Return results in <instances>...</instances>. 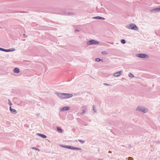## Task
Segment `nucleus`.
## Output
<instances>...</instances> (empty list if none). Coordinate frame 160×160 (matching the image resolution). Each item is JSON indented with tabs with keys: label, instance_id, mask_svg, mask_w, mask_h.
<instances>
[{
	"label": "nucleus",
	"instance_id": "bb28decb",
	"mask_svg": "<svg viewBox=\"0 0 160 160\" xmlns=\"http://www.w3.org/2000/svg\"><path fill=\"white\" fill-rule=\"evenodd\" d=\"M23 36H25V34H23Z\"/></svg>",
	"mask_w": 160,
	"mask_h": 160
},
{
	"label": "nucleus",
	"instance_id": "412c9836",
	"mask_svg": "<svg viewBox=\"0 0 160 160\" xmlns=\"http://www.w3.org/2000/svg\"><path fill=\"white\" fill-rule=\"evenodd\" d=\"M96 60L97 62H99L101 60V59L99 58H97L96 59Z\"/></svg>",
	"mask_w": 160,
	"mask_h": 160
},
{
	"label": "nucleus",
	"instance_id": "6e6552de",
	"mask_svg": "<svg viewBox=\"0 0 160 160\" xmlns=\"http://www.w3.org/2000/svg\"><path fill=\"white\" fill-rule=\"evenodd\" d=\"M121 72H122L121 71H119V72H115L114 74L113 75L115 77L119 76L121 75Z\"/></svg>",
	"mask_w": 160,
	"mask_h": 160
},
{
	"label": "nucleus",
	"instance_id": "393cba45",
	"mask_svg": "<svg viewBox=\"0 0 160 160\" xmlns=\"http://www.w3.org/2000/svg\"><path fill=\"white\" fill-rule=\"evenodd\" d=\"M104 85H106V86H108V85H109V84H107V83H104Z\"/></svg>",
	"mask_w": 160,
	"mask_h": 160
},
{
	"label": "nucleus",
	"instance_id": "0eeeda50",
	"mask_svg": "<svg viewBox=\"0 0 160 160\" xmlns=\"http://www.w3.org/2000/svg\"><path fill=\"white\" fill-rule=\"evenodd\" d=\"M137 56L139 58H145L146 56H147V55L146 54H138L137 55Z\"/></svg>",
	"mask_w": 160,
	"mask_h": 160
},
{
	"label": "nucleus",
	"instance_id": "20e7f679",
	"mask_svg": "<svg viewBox=\"0 0 160 160\" xmlns=\"http://www.w3.org/2000/svg\"><path fill=\"white\" fill-rule=\"evenodd\" d=\"M137 109L144 113L147 112L148 111V110L146 108L145 109L144 108L141 107H138Z\"/></svg>",
	"mask_w": 160,
	"mask_h": 160
},
{
	"label": "nucleus",
	"instance_id": "f8f14e48",
	"mask_svg": "<svg viewBox=\"0 0 160 160\" xmlns=\"http://www.w3.org/2000/svg\"><path fill=\"white\" fill-rule=\"evenodd\" d=\"M57 128V130L58 132L60 133H62V130L60 127H58Z\"/></svg>",
	"mask_w": 160,
	"mask_h": 160
},
{
	"label": "nucleus",
	"instance_id": "a878e982",
	"mask_svg": "<svg viewBox=\"0 0 160 160\" xmlns=\"http://www.w3.org/2000/svg\"><path fill=\"white\" fill-rule=\"evenodd\" d=\"M93 109L94 110V107H93Z\"/></svg>",
	"mask_w": 160,
	"mask_h": 160
},
{
	"label": "nucleus",
	"instance_id": "ddd939ff",
	"mask_svg": "<svg viewBox=\"0 0 160 160\" xmlns=\"http://www.w3.org/2000/svg\"><path fill=\"white\" fill-rule=\"evenodd\" d=\"M38 134L39 136L41 137L42 138H47L46 136L42 134Z\"/></svg>",
	"mask_w": 160,
	"mask_h": 160
},
{
	"label": "nucleus",
	"instance_id": "aec40b11",
	"mask_svg": "<svg viewBox=\"0 0 160 160\" xmlns=\"http://www.w3.org/2000/svg\"><path fill=\"white\" fill-rule=\"evenodd\" d=\"M78 141L82 143H83L84 142V141L81 140H79Z\"/></svg>",
	"mask_w": 160,
	"mask_h": 160
},
{
	"label": "nucleus",
	"instance_id": "4468645a",
	"mask_svg": "<svg viewBox=\"0 0 160 160\" xmlns=\"http://www.w3.org/2000/svg\"><path fill=\"white\" fill-rule=\"evenodd\" d=\"M14 50H15V49H14L12 48V49H8V50H6V49H5V51L7 52H11V51H14Z\"/></svg>",
	"mask_w": 160,
	"mask_h": 160
},
{
	"label": "nucleus",
	"instance_id": "b1692460",
	"mask_svg": "<svg viewBox=\"0 0 160 160\" xmlns=\"http://www.w3.org/2000/svg\"><path fill=\"white\" fill-rule=\"evenodd\" d=\"M9 104L10 105H12V104L11 103V102H10V100H9Z\"/></svg>",
	"mask_w": 160,
	"mask_h": 160
},
{
	"label": "nucleus",
	"instance_id": "9b49d317",
	"mask_svg": "<svg viewBox=\"0 0 160 160\" xmlns=\"http://www.w3.org/2000/svg\"><path fill=\"white\" fill-rule=\"evenodd\" d=\"M14 72L15 73H18L19 72V70L18 68H16L14 69Z\"/></svg>",
	"mask_w": 160,
	"mask_h": 160
},
{
	"label": "nucleus",
	"instance_id": "423d86ee",
	"mask_svg": "<svg viewBox=\"0 0 160 160\" xmlns=\"http://www.w3.org/2000/svg\"><path fill=\"white\" fill-rule=\"evenodd\" d=\"M98 43V42L93 40L89 41L87 42V44L88 45H90L92 44H96Z\"/></svg>",
	"mask_w": 160,
	"mask_h": 160
},
{
	"label": "nucleus",
	"instance_id": "cd10ccee",
	"mask_svg": "<svg viewBox=\"0 0 160 160\" xmlns=\"http://www.w3.org/2000/svg\"><path fill=\"white\" fill-rule=\"evenodd\" d=\"M75 142H77V141L76 140V141H75Z\"/></svg>",
	"mask_w": 160,
	"mask_h": 160
},
{
	"label": "nucleus",
	"instance_id": "7ed1b4c3",
	"mask_svg": "<svg viewBox=\"0 0 160 160\" xmlns=\"http://www.w3.org/2000/svg\"><path fill=\"white\" fill-rule=\"evenodd\" d=\"M150 12L152 13H155L159 12H160V7L152 9L150 10Z\"/></svg>",
	"mask_w": 160,
	"mask_h": 160
},
{
	"label": "nucleus",
	"instance_id": "5701e85b",
	"mask_svg": "<svg viewBox=\"0 0 160 160\" xmlns=\"http://www.w3.org/2000/svg\"><path fill=\"white\" fill-rule=\"evenodd\" d=\"M0 50H1L2 51H5V49H3V48H0Z\"/></svg>",
	"mask_w": 160,
	"mask_h": 160
},
{
	"label": "nucleus",
	"instance_id": "f257e3e1",
	"mask_svg": "<svg viewBox=\"0 0 160 160\" xmlns=\"http://www.w3.org/2000/svg\"><path fill=\"white\" fill-rule=\"evenodd\" d=\"M125 27L128 29H132L133 30H138V28L134 24L130 23L129 24L127 25Z\"/></svg>",
	"mask_w": 160,
	"mask_h": 160
},
{
	"label": "nucleus",
	"instance_id": "c85d7f7f",
	"mask_svg": "<svg viewBox=\"0 0 160 160\" xmlns=\"http://www.w3.org/2000/svg\"><path fill=\"white\" fill-rule=\"evenodd\" d=\"M76 30H78L77 29H75Z\"/></svg>",
	"mask_w": 160,
	"mask_h": 160
},
{
	"label": "nucleus",
	"instance_id": "9d476101",
	"mask_svg": "<svg viewBox=\"0 0 160 160\" xmlns=\"http://www.w3.org/2000/svg\"><path fill=\"white\" fill-rule=\"evenodd\" d=\"M69 107H64L61 109V110L62 111L65 110H69Z\"/></svg>",
	"mask_w": 160,
	"mask_h": 160
},
{
	"label": "nucleus",
	"instance_id": "f03ea898",
	"mask_svg": "<svg viewBox=\"0 0 160 160\" xmlns=\"http://www.w3.org/2000/svg\"><path fill=\"white\" fill-rule=\"evenodd\" d=\"M58 95L59 97L62 99L69 98L72 96V94L69 93H60Z\"/></svg>",
	"mask_w": 160,
	"mask_h": 160
},
{
	"label": "nucleus",
	"instance_id": "4be33fe9",
	"mask_svg": "<svg viewBox=\"0 0 160 160\" xmlns=\"http://www.w3.org/2000/svg\"><path fill=\"white\" fill-rule=\"evenodd\" d=\"M60 146L62 148H66V146H65V145H60Z\"/></svg>",
	"mask_w": 160,
	"mask_h": 160
},
{
	"label": "nucleus",
	"instance_id": "1a4fd4ad",
	"mask_svg": "<svg viewBox=\"0 0 160 160\" xmlns=\"http://www.w3.org/2000/svg\"><path fill=\"white\" fill-rule=\"evenodd\" d=\"M93 19H102L103 20H104L105 18L102 17H99V16H97L93 18Z\"/></svg>",
	"mask_w": 160,
	"mask_h": 160
},
{
	"label": "nucleus",
	"instance_id": "dca6fc26",
	"mask_svg": "<svg viewBox=\"0 0 160 160\" xmlns=\"http://www.w3.org/2000/svg\"><path fill=\"white\" fill-rule=\"evenodd\" d=\"M129 76L130 78L134 77V75L132 73H130L129 75Z\"/></svg>",
	"mask_w": 160,
	"mask_h": 160
},
{
	"label": "nucleus",
	"instance_id": "a211bd4d",
	"mask_svg": "<svg viewBox=\"0 0 160 160\" xmlns=\"http://www.w3.org/2000/svg\"><path fill=\"white\" fill-rule=\"evenodd\" d=\"M102 53L103 54H107L108 53L106 51H103L102 52Z\"/></svg>",
	"mask_w": 160,
	"mask_h": 160
},
{
	"label": "nucleus",
	"instance_id": "39448f33",
	"mask_svg": "<svg viewBox=\"0 0 160 160\" xmlns=\"http://www.w3.org/2000/svg\"><path fill=\"white\" fill-rule=\"evenodd\" d=\"M68 149H70L72 150H81V148H79L77 147H73L71 146H66V148Z\"/></svg>",
	"mask_w": 160,
	"mask_h": 160
},
{
	"label": "nucleus",
	"instance_id": "6ab92c4d",
	"mask_svg": "<svg viewBox=\"0 0 160 160\" xmlns=\"http://www.w3.org/2000/svg\"><path fill=\"white\" fill-rule=\"evenodd\" d=\"M121 42L123 44H124L125 43V40L124 39H122L121 40Z\"/></svg>",
	"mask_w": 160,
	"mask_h": 160
},
{
	"label": "nucleus",
	"instance_id": "f3484780",
	"mask_svg": "<svg viewBox=\"0 0 160 160\" xmlns=\"http://www.w3.org/2000/svg\"><path fill=\"white\" fill-rule=\"evenodd\" d=\"M32 149H35V150H38L39 151H40L39 149H38L37 148H34V147H32Z\"/></svg>",
	"mask_w": 160,
	"mask_h": 160
},
{
	"label": "nucleus",
	"instance_id": "2eb2a0df",
	"mask_svg": "<svg viewBox=\"0 0 160 160\" xmlns=\"http://www.w3.org/2000/svg\"><path fill=\"white\" fill-rule=\"evenodd\" d=\"M10 110L11 111V112H13V113L15 112V113H16V110L15 109L12 108L11 107H10Z\"/></svg>",
	"mask_w": 160,
	"mask_h": 160
}]
</instances>
